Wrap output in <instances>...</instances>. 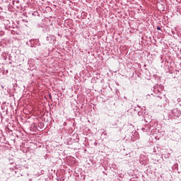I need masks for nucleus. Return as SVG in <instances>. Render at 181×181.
Wrapping results in <instances>:
<instances>
[{
  "label": "nucleus",
  "mask_w": 181,
  "mask_h": 181,
  "mask_svg": "<svg viewBox=\"0 0 181 181\" xmlns=\"http://www.w3.org/2000/svg\"><path fill=\"white\" fill-rule=\"evenodd\" d=\"M15 2H16V4H18V0H16V1H13V4H15Z\"/></svg>",
  "instance_id": "obj_1"
},
{
  "label": "nucleus",
  "mask_w": 181,
  "mask_h": 181,
  "mask_svg": "<svg viewBox=\"0 0 181 181\" xmlns=\"http://www.w3.org/2000/svg\"><path fill=\"white\" fill-rule=\"evenodd\" d=\"M157 30H160V27L158 26L157 27Z\"/></svg>",
  "instance_id": "obj_2"
},
{
  "label": "nucleus",
  "mask_w": 181,
  "mask_h": 181,
  "mask_svg": "<svg viewBox=\"0 0 181 181\" xmlns=\"http://www.w3.org/2000/svg\"><path fill=\"white\" fill-rule=\"evenodd\" d=\"M49 98H52V95L49 94Z\"/></svg>",
  "instance_id": "obj_3"
}]
</instances>
